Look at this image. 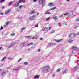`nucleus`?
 Here are the masks:
<instances>
[{
    "mask_svg": "<svg viewBox=\"0 0 79 79\" xmlns=\"http://www.w3.org/2000/svg\"><path fill=\"white\" fill-rule=\"evenodd\" d=\"M77 34H79L77 33L76 34L75 33H72L69 35V37L70 38H72V37H73L77 36Z\"/></svg>",
    "mask_w": 79,
    "mask_h": 79,
    "instance_id": "obj_1",
    "label": "nucleus"
},
{
    "mask_svg": "<svg viewBox=\"0 0 79 79\" xmlns=\"http://www.w3.org/2000/svg\"><path fill=\"white\" fill-rule=\"evenodd\" d=\"M50 68V67L49 66H44L43 67V71H45V72H47V71H48V70Z\"/></svg>",
    "mask_w": 79,
    "mask_h": 79,
    "instance_id": "obj_2",
    "label": "nucleus"
},
{
    "mask_svg": "<svg viewBox=\"0 0 79 79\" xmlns=\"http://www.w3.org/2000/svg\"><path fill=\"white\" fill-rule=\"evenodd\" d=\"M39 3L40 4H42V6L45 5V2H44L42 0H40Z\"/></svg>",
    "mask_w": 79,
    "mask_h": 79,
    "instance_id": "obj_3",
    "label": "nucleus"
},
{
    "mask_svg": "<svg viewBox=\"0 0 79 79\" xmlns=\"http://www.w3.org/2000/svg\"><path fill=\"white\" fill-rule=\"evenodd\" d=\"M48 47L51 45H56V43H50L48 44Z\"/></svg>",
    "mask_w": 79,
    "mask_h": 79,
    "instance_id": "obj_4",
    "label": "nucleus"
},
{
    "mask_svg": "<svg viewBox=\"0 0 79 79\" xmlns=\"http://www.w3.org/2000/svg\"><path fill=\"white\" fill-rule=\"evenodd\" d=\"M34 18H35V15H33L32 16L29 17V19L30 20H34Z\"/></svg>",
    "mask_w": 79,
    "mask_h": 79,
    "instance_id": "obj_5",
    "label": "nucleus"
},
{
    "mask_svg": "<svg viewBox=\"0 0 79 79\" xmlns=\"http://www.w3.org/2000/svg\"><path fill=\"white\" fill-rule=\"evenodd\" d=\"M26 2V1H25V0H19V3H24Z\"/></svg>",
    "mask_w": 79,
    "mask_h": 79,
    "instance_id": "obj_6",
    "label": "nucleus"
},
{
    "mask_svg": "<svg viewBox=\"0 0 79 79\" xmlns=\"http://www.w3.org/2000/svg\"><path fill=\"white\" fill-rule=\"evenodd\" d=\"M53 19L55 20V21H56V20H58V17L56 16H54L53 17Z\"/></svg>",
    "mask_w": 79,
    "mask_h": 79,
    "instance_id": "obj_7",
    "label": "nucleus"
},
{
    "mask_svg": "<svg viewBox=\"0 0 79 79\" xmlns=\"http://www.w3.org/2000/svg\"><path fill=\"white\" fill-rule=\"evenodd\" d=\"M75 12L71 11L68 14V16H71L73 14V13H74Z\"/></svg>",
    "mask_w": 79,
    "mask_h": 79,
    "instance_id": "obj_8",
    "label": "nucleus"
},
{
    "mask_svg": "<svg viewBox=\"0 0 79 79\" xmlns=\"http://www.w3.org/2000/svg\"><path fill=\"white\" fill-rule=\"evenodd\" d=\"M48 6H55V4L53 3H50L48 4Z\"/></svg>",
    "mask_w": 79,
    "mask_h": 79,
    "instance_id": "obj_9",
    "label": "nucleus"
},
{
    "mask_svg": "<svg viewBox=\"0 0 79 79\" xmlns=\"http://www.w3.org/2000/svg\"><path fill=\"white\" fill-rule=\"evenodd\" d=\"M72 49L73 50L74 49L75 51H77V48L76 47H75L74 46L72 47Z\"/></svg>",
    "mask_w": 79,
    "mask_h": 79,
    "instance_id": "obj_10",
    "label": "nucleus"
},
{
    "mask_svg": "<svg viewBox=\"0 0 79 79\" xmlns=\"http://www.w3.org/2000/svg\"><path fill=\"white\" fill-rule=\"evenodd\" d=\"M35 13V10H33L30 13V14H31L32 13Z\"/></svg>",
    "mask_w": 79,
    "mask_h": 79,
    "instance_id": "obj_11",
    "label": "nucleus"
},
{
    "mask_svg": "<svg viewBox=\"0 0 79 79\" xmlns=\"http://www.w3.org/2000/svg\"><path fill=\"white\" fill-rule=\"evenodd\" d=\"M11 11V8H10L8 10L5 12V14H8V13H10Z\"/></svg>",
    "mask_w": 79,
    "mask_h": 79,
    "instance_id": "obj_12",
    "label": "nucleus"
},
{
    "mask_svg": "<svg viewBox=\"0 0 79 79\" xmlns=\"http://www.w3.org/2000/svg\"><path fill=\"white\" fill-rule=\"evenodd\" d=\"M39 75H36L34 77V79H38V78H39Z\"/></svg>",
    "mask_w": 79,
    "mask_h": 79,
    "instance_id": "obj_13",
    "label": "nucleus"
},
{
    "mask_svg": "<svg viewBox=\"0 0 79 79\" xmlns=\"http://www.w3.org/2000/svg\"><path fill=\"white\" fill-rule=\"evenodd\" d=\"M68 69H66L65 71H64L63 73V74H66V73H67V72H68Z\"/></svg>",
    "mask_w": 79,
    "mask_h": 79,
    "instance_id": "obj_14",
    "label": "nucleus"
},
{
    "mask_svg": "<svg viewBox=\"0 0 79 79\" xmlns=\"http://www.w3.org/2000/svg\"><path fill=\"white\" fill-rule=\"evenodd\" d=\"M19 2H17V4L15 5V6L16 7H18L19 6Z\"/></svg>",
    "mask_w": 79,
    "mask_h": 79,
    "instance_id": "obj_15",
    "label": "nucleus"
},
{
    "mask_svg": "<svg viewBox=\"0 0 79 79\" xmlns=\"http://www.w3.org/2000/svg\"><path fill=\"white\" fill-rule=\"evenodd\" d=\"M77 68H78V67L76 66L74 68V71H76L77 69Z\"/></svg>",
    "mask_w": 79,
    "mask_h": 79,
    "instance_id": "obj_16",
    "label": "nucleus"
},
{
    "mask_svg": "<svg viewBox=\"0 0 79 79\" xmlns=\"http://www.w3.org/2000/svg\"><path fill=\"white\" fill-rule=\"evenodd\" d=\"M54 41H55V42H57L59 43L60 42H61V40H54Z\"/></svg>",
    "mask_w": 79,
    "mask_h": 79,
    "instance_id": "obj_17",
    "label": "nucleus"
},
{
    "mask_svg": "<svg viewBox=\"0 0 79 79\" xmlns=\"http://www.w3.org/2000/svg\"><path fill=\"white\" fill-rule=\"evenodd\" d=\"M61 70V69L59 68L57 69L56 71L57 72H60Z\"/></svg>",
    "mask_w": 79,
    "mask_h": 79,
    "instance_id": "obj_18",
    "label": "nucleus"
},
{
    "mask_svg": "<svg viewBox=\"0 0 79 79\" xmlns=\"http://www.w3.org/2000/svg\"><path fill=\"white\" fill-rule=\"evenodd\" d=\"M6 57H4L1 60V61H3L4 60H5V59H6Z\"/></svg>",
    "mask_w": 79,
    "mask_h": 79,
    "instance_id": "obj_19",
    "label": "nucleus"
},
{
    "mask_svg": "<svg viewBox=\"0 0 79 79\" xmlns=\"http://www.w3.org/2000/svg\"><path fill=\"white\" fill-rule=\"evenodd\" d=\"M30 45H34V43H30L28 44L27 46H30Z\"/></svg>",
    "mask_w": 79,
    "mask_h": 79,
    "instance_id": "obj_20",
    "label": "nucleus"
},
{
    "mask_svg": "<svg viewBox=\"0 0 79 79\" xmlns=\"http://www.w3.org/2000/svg\"><path fill=\"white\" fill-rule=\"evenodd\" d=\"M68 42L69 43H72L73 42V40H69L68 41Z\"/></svg>",
    "mask_w": 79,
    "mask_h": 79,
    "instance_id": "obj_21",
    "label": "nucleus"
},
{
    "mask_svg": "<svg viewBox=\"0 0 79 79\" xmlns=\"http://www.w3.org/2000/svg\"><path fill=\"white\" fill-rule=\"evenodd\" d=\"M5 74H6V73H5V72H3L1 73V75L3 76V75H5Z\"/></svg>",
    "mask_w": 79,
    "mask_h": 79,
    "instance_id": "obj_22",
    "label": "nucleus"
},
{
    "mask_svg": "<svg viewBox=\"0 0 79 79\" xmlns=\"http://www.w3.org/2000/svg\"><path fill=\"white\" fill-rule=\"evenodd\" d=\"M15 33H12L11 35H10L11 36H14L15 35Z\"/></svg>",
    "mask_w": 79,
    "mask_h": 79,
    "instance_id": "obj_23",
    "label": "nucleus"
},
{
    "mask_svg": "<svg viewBox=\"0 0 79 79\" xmlns=\"http://www.w3.org/2000/svg\"><path fill=\"white\" fill-rule=\"evenodd\" d=\"M38 38V37L37 36H35L33 38V39H37Z\"/></svg>",
    "mask_w": 79,
    "mask_h": 79,
    "instance_id": "obj_24",
    "label": "nucleus"
},
{
    "mask_svg": "<svg viewBox=\"0 0 79 79\" xmlns=\"http://www.w3.org/2000/svg\"><path fill=\"white\" fill-rule=\"evenodd\" d=\"M45 29H46V27H43L42 29L43 31H44Z\"/></svg>",
    "mask_w": 79,
    "mask_h": 79,
    "instance_id": "obj_25",
    "label": "nucleus"
},
{
    "mask_svg": "<svg viewBox=\"0 0 79 79\" xmlns=\"http://www.w3.org/2000/svg\"><path fill=\"white\" fill-rule=\"evenodd\" d=\"M24 29H25V27H23L21 29V31H22V32H23V30H24Z\"/></svg>",
    "mask_w": 79,
    "mask_h": 79,
    "instance_id": "obj_26",
    "label": "nucleus"
},
{
    "mask_svg": "<svg viewBox=\"0 0 79 79\" xmlns=\"http://www.w3.org/2000/svg\"><path fill=\"white\" fill-rule=\"evenodd\" d=\"M9 23H10V21H8L7 22L6 24V26H7V25H8Z\"/></svg>",
    "mask_w": 79,
    "mask_h": 79,
    "instance_id": "obj_27",
    "label": "nucleus"
},
{
    "mask_svg": "<svg viewBox=\"0 0 79 79\" xmlns=\"http://www.w3.org/2000/svg\"><path fill=\"white\" fill-rule=\"evenodd\" d=\"M45 13L46 14H49V15L51 14L50 13V12H48V11H46V12H45Z\"/></svg>",
    "mask_w": 79,
    "mask_h": 79,
    "instance_id": "obj_28",
    "label": "nucleus"
},
{
    "mask_svg": "<svg viewBox=\"0 0 79 79\" xmlns=\"http://www.w3.org/2000/svg\"><path fill=\"white\" fill-rule=\"evenodd\" d=\"M56 8V7H53V8H52V9H50V11H51V10H54V9H55V8Z\"/></svg>",
    "mask_w": 79,
    "mask_h": 79,
    "instance_id": "obj_29",
    "label": "nucleus"
},
{
    "mask_svg": "<svg viewBox=\"0 0 79 79\" xmlns=\"http://www.w3.org/2000/svg\"><path fill=\"white\" fill-rule=\"evenodd\" d=\"M5 0H1V1H0V3H3V2H5Z\"/></svg>",
    "mask_w": 79,
    "mask_h": 79,
    "instance_id": "obj_30",
    "label": "nucleus"
},
{
    "mask_svg": "<svg viewBox=\"0 0 79 79\" xmlns=\"http://www.w3.org/2000/svg\"><path fill=\"white\" fill-rule=\"evenodd\" d=\"M20 46H21V47H24V44H22Z\"/></svg>",
    "mask_w": 79,
    "mask_h": 79,
    "instance_id": "obj_31",
    "label": "nucleus"
},
{
    "mask_svg": "<svg viewBox=\"0 0 79 79\" xmlns=\"http://www.w3.org/2000/svg\"><path fill=\"white\" fill-rule=\"evenodd\" d=\"M25 37L27 39H29L31 37V36H26Z\"/></svg>",
    "mask_w": 79,
    "mask_h": 79,
    "instance_id": "obj_32",
    "label": "nucleus"
},
{
    "mask_svg": "<svg viewBox=\"0 0 79 79\" xmlns=\"http://www.w3.org/2000/svg\"><path fill=\"white\" fill-rule=\"evenodd\" d=\"M50 18V17H49L48 18L46 19V21H48V20H49Z\"/></svg>",
    "mask_w": 79,
    "mask_h": 79,
    "instance_id": "obj_33",
    "label": "nucleus"
},
{
    "mask_svg": "<svg viewBox=\"0 0 79 79\" xmlns=\"http://www.w3.org/2000/svg\"><path fill=\"white\" fill-rule=\"evenodd\" d=\"M4 14V13L2 12H0V15H3Z\"/></svg>",
    "mask_w": 79,
    "mask_h": 79,
    "instance_id": "obj_34",
    "label": "nucleus"
},
{
    "mask_svg": "<svg viewBox=\"0 0 79 79\" xmlns=\"http://www.w3.org/2000/svg\"><path fill=\"white\" fill-rule=\"evenodd\" d=\"M3 72L5 73L6 74V73H8V71H7V70H6L5 71H3Z\"/></svg>",
    "mask_w": 79,
    "mask_h": 79,
    "instance_id": "obj_35",
    "label": "nucleus"
},
{
    "mask_svg": "<svg viewBox=\"0 0 79 79\" xmlns=\"http://www.w3.org/2000/svg\"><path fill=\"white\" fill-rule=\"evenodd\" d=\"M27 64H28V63H27V62H25L24 63V64H25V65H27Z\"/></svg>",
    "mask_w": 79,
    "mask_h": 79,
    "instance_id": "obj_36",
    "label": "nucleus"
},
{
    "mask_svg": "<svg viewBox=\"0 0 79 79\" xmlns=\"http://www.w3.org/2000/svg\"><path fill=\"white\" fill-rule=\"evenodd\" d=\"M21 10V9H20V8L18 7L17 9V11H19V10Z\"/></svg>",
    "mask_w": 79,
    "mask_h": 79,
    "instance_id": "obj_37",
    "label": "nucleus"
},
{
    "mask_svg": "<svg viewBox=\"0 0 79 79\" xmlns=\"http://www.w3.org/2000/svg\"><path fill=\"white\" fill-rule=\"evenodd\" d=\"M75 52L74 51V50H72V52L73 54H75V52Z\"/></svg>",
    "mask_w": 79,
    "mask_h": 79,
    "instance_id": "obj_38",
    "label": "nucleus"
},
{
    "mask_svg": "<svg viewBox=\"0 0 79 79\" xmlns=\"http://www.w3.org/2000/svg\"><path fill=\"white\" fill-rule=\"evenodd\" d=\"M77 65H79V60H78Z\"/></svg>",
    "mask_w": 79,
    "mask_h": 79,
    "instance_id": "obj_39",
    "label": "nucleus"
},
{
    "mask_svg": "<svg viewBox=\"0 0 79 79\" xmlns=\"http://www.w3.org/2000/svg\"><path fill=\"white\" fill-rule=\"evenodd\" d=\"M21 60V58H20L19 60H18L17 62H19Z\"/></svg>",
    "mask_w": 79,
    "mask_h": 79,
    "instance_id": "obj_40",
    "label": "nucleus"
},
{
    "mask_svg": "<svg viewBox=\"0 0 79 79\" xmlns=\"http://www.w3.org/2000/svg\"><path fill=\"white\" fill-rule=\"evenodd\" d=\"M1 28L0 29V30H1V29H3V27H2V26L1 27Z\"/></svg>",
    "mask_w": 79,
    "mask_h": 79,
    "instance_id": "obj_41",
    "label": "nucleus"
},
{
    "mask_svg": "<svg viewBox=\"0 0 79 79\" xmlns=\"http://www.w3.org/2000/svg\"><path fill=\"white\" fill-rule=\"evenodd\" d=\"M3 48L2 47H0V50H3Z\"/></svg>",
    "mask_w": 79,
    "mask_h": 79,
    "instance_id": "obj_42",
    "label": "nucleus"
},
{
    "mask_svg": "<svg viewBox=\"0 0 79 79\" xmlns=\"http://www.w3.org/2000/svg\"><path fill=\"white\" fill-rule=\"evenodd\" d=\"M55 31V30H52V31L51 32V33H53Z\"/></svg>",
    "mask_w": 79,
    "mask_h": 79,
    "instance_id": "obj_43",
    "label": "nucleus"
},
{
    "mask_svg": "<svg viewBox=\"0 0 79 79\" xmlns=\"http://www.w3.org/2000/svg\"><path fill=\"white\" fill-rule=\"evenodd\" d=\"M68 15V13H66L65 14H64L63 15Z\"/></svg>",
    "mask_w": 79,
    "mask_h": 79,
    "instance_id": "obj_44",
    "label": "nucleus"
},
{
    "mask_svg": "<svg viewBox=\"0 0 79 79\" xmlns=\"http://www.w3.org/2000/svg\"><path fill=\"white\" fill-rule=\"evenodd\" d=\"M38 27V24H37V25L35 26V27Z\"/></svg>",
    "mask_w": 79,
    "mask_h": 79,
    "instance_id": "obj_45",
    "label": "nucleus"
},
{
    "mask_svg": "<svg viewBox=\"0 0 79 79\" xmlns=\"http://www.w3.org/2000/svg\"><path fill=\"white\" fill-rule=\"evenodd\" d=\"M22 6H19V8H20V9H21V7H22Z\"/></svg>",
    "mask_w": 79,
    "mask_h": 79,
    "instance_id": "obj_46",
    "label": "nucleus"
},
{
    "mask_svg": "<svg viewBox=\"0 0 79 79\" xmlns=\"http://www.w3.org/2000/svg\"><path fill=\"white\" fill-rule=\"evenodd\" d=\"M77 21H79V18L78 17L77 19Z\"/></svg>",
    "mask_w": 79,
    "mask_h": 79,
    "instance_id": "obj_47",
    "label": "nucleus"
},
{
    "mask_svg": "<svg viewBox=\"0 0 79 79\" xmlns=\"http://www.w3.org/2000/svg\"><path fill=\"white\" fill-rule=\"evenodd\" d=\"M52 77H54V76H55V74H52Z\"/></svg>",
    "mask_w": 79,
    "mask_h": 79,
    "instance_id": "obj_48",
    "label": "nucleus"
},
{
    "mask_svg": "<svg viewBox=\"0 0 79 79\" xmlns=\"http://www.w3.org/2000/svg\"><path fill=\"white\" fill-rule=\"evenodd\" d=\"M13 2H10L9 5H11L12 3H13Z\"/></svg>",
    "mask_w": 79,
    "mask_h": 79,
    "instance_id": "obj_49",
    "label": "nucleus"
},
{
    "mask_svg": "<svg viewBox=\"0 0 79 79\" xmlns=\"http://www.w3.org/2000/svg\"><path fill=\"white\" fill-rule=\"evenodd\" d=\"M69 56L70 57L72 56V54H69Z\"/></svg>",
    "mask_w": 79,
    "mask_h": 79,
    "instance_id": "obj_50",
    "label": "nucleus"
},
{
    "mask_svg": "<svg viewBox=\"0 0 79 79\" xmlns=\"http://www.w3.org/2000/svg\"><path fill=\"white\" fill-rule=\"evenodd\" d=\"M40 50H41L40 49H38V52H40Z\"/></svg>",
    "mask_w": 79,
    "mask_h": 79,
    "instance_id": "obj_51",
    "label": "nucleus"
},
{
    "mask_svg": "<svg viewBox=\"0 0 79 79\" xmlns=\"http://www.w3.org/2000/svg\"><path fill=\"white\" fill-rule=\"evenodd\" d=\"M3 70V69H0V72L1 71Z\"/></svg>",
    "mask_w": 79,
    "mask_h": 79,
    "instance_id": "obj_52",
    "label": "nucleus"
},
{
    "mask_svg": "<svg viewBox=\"0 0 79 79\" xmlns=\"http://www.w3.org/2000/svg\"><path fill=\"white\" fill-rule=\"evenodd\" d=\"M12 46V45L11 44L10 45L9 47V48H10V47H11Z\"/></svg>",
    "mask_w": 79,
    "mask_h": 79,
    "instance_id": "obj_53",
    "label": "nucleus"
},
{
    "mask_svg": "<svg viewBox=\"0 0 79 79\" xmlns=\"http://www.w3.org/2000/svg\"><path fill=\"white\" fill-rule=\"evenodd\" d=\"M15 71H18V69H15Z\"/></svg>",
    "mask_w": 79,
    "mask_h": 79,
    "instance_id": "obj_54",
    "label": "nucleus"
},
{
    "mask_svg": "<svg viewBox=\"0 0 79 79\" xmlns=\"http://www.w3.org/2000/svg\"><path fill=\"white\" fill-rule=\"evenodd\" d=\"M40 39V40H42V39H43V38H41Z\"/></svg>",
    "mask_w": 79,
    "mask_h": 79,
    "instance_id": "obj_55",
    "label": "nucleus"
},
{
    "mask_svg": "<svg viewBox=\"0 0 79 79\" xmlns=\"http://www.w3.org/2000/svg\"><path fill=\"white\" fill-rule=\"evenodd\" d=\"M52 28V27H50L49 28V29H48V30H50V29H51Z\"/></svg>",
    "mask_w": 79,
    "mask_h": 79,
    "instance_id": "obj_56",
    "label": "nucleus"
},
{
    "mask_svg": "<svg viewBox=\"0 0 79 79\" xmlns=\"http://www.w3.org/2000/svg\"><path fill=\"white\" fill-rule=\"evenodd\" d=\"M8 60H11V58H8Z\"/></svg>",
    "mask_w": 79,
    "mask_h": 79,
    "instance_id": "obj_57",
    "label": "nucleus"
},
{
    "mask_svg": "<svg viewBox=\"0 0 79 79\" xmlns=\"http://www.w3.org/2000/svg\"><path fill=\"white\" fill-rule=\"evenodd\" d=\"M37 0H33L34 2H37Z\"/></svg>",
    "mask_w": 79,
    "mask_h": 79,
    "instance_id": "obj_58",
    "label": "nucleus"
},
{
    "mask_svg": "<svg viewBox=\"0 0 79 79\" xmlns=\"http://www.w3.org/2000/svg\"><path fill=\"white\" fill-rule=\"evenodd\" d=\"M2 9H3V8H4V7L3 6L2 7Z\"/></svg>",
    "mask_w": 79,
    "mask_h": 79,
    "instance_id": "obj_59",
    "label": "nucleus"
},
{
    "mask_svg": "<svg viewBox=\"0 0 79 79\" xmlns=\"http://www.w3.org/2000/svg\"><path fill=\"white\" fill-rule=\"evenodd\" d=\"M28 50L29 51V50H30V48H29L28 49Z\"/></svg>",
    "mask_w": 79,
    "mask_h": 79,
    "instance_id": "obj_60",
    "label": "nucleus"
},
{
    "mask_svg": "<svg viewBox=\"0 0 79 79\" xmlns=\"http://www.w3.org/2000/svg\"><path fill=\"white\" fill-rule=\"evenodd\" d=\"M67 2H69V0H66Z\"/></svg>",
    "mask_w": 79,
    "mask_h": 79,
    "instance_id": "obj_61",
    "label": "nucleus"
},
{
    "mask_svg": "<svg viewBox=\"0 0 79 79\" xmlns=\"http://www.w3.org/2000/svg\"><path fill=\"white\" fill-rule=\"evenodd\" d=\"M77 79H79V77H77Z\"/></svg>",
    "mask_w": 79,
    "mask_h": 79,
    "instance_id": "obj_62",
    "label": "nucleus"
},
{
    "mask_svg": "<svg viewBox=\"0 0 79 79\" xmlns=\"http://www.w3.org/2000/svg\"><path fill=\"white\" fill-rule=\"evenodd\" d=\"M37 15H39V13H37Z\"/></svg>",
    "mask_w": 79,
    "mask_h": 79,
    "instance_id": "obj_63",
    "label": "nucleus"
},
{
    "mask_svg": "<svg viewBox=\"0 0 79 79\" xmlns=\"http://www.w3.org/2000/svg\"><path fill=\"white\" fill-rule=\"evenodd\" d=\"M46 31V32H47V31H48V30H47Z\"/></svg>",
    "mask_w": 79,
    "mask_h": 79,
    "instance_id": "obj_64",
    "label": "nucleus"
}]
</instances>
